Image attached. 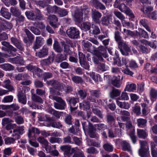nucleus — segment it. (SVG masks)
I'll use <instances>...</instances> for the list:
<instances>
[{
  "label": "nucleus",
  "mask_w": 157,
  "mask_h": 157,
  "mask_svg": "<svg viewBox=\"0 0 157 157\" xmlns=\"http://www.w3.org/2000/svg\"><path fill=\"white\" fill-rule=\"evenodd\" d=\"M25 14L27 18L33 21L44 19V15L41 14L40 10L36 9L35 11L31 10L26 11Z\"/></svg>",
  "instance_id": "1"
},
{
  "label": "nucleus",
  "mask_w": 157,
  "mask_h": 157,
  "mask_svg": "<svg viewBox=\"0 0 157 157\" xmlns=\"http://www.w3.org/2000/svg\"><path fill=\"white\" fill-rule=\"evenodd\" d=\"M140 148L138 151L139 155L140 156L144 157L150 154L148 144L146 141H140Z\"/></svg>",
  "instance_id": "2"
},
{
  "label": "nucleus",
  "mask_w": 157,
  "mask_h": 157,
  "mask_svg": "<svg viewBox=\"0 0 157 157\" xmlns=\"http://www.w3.org/2000/svg\"><path fill=\"white\" fill-rule=\"evenodd\" d=\"M66 33L69 37L72 39L78 38L79 36V31L75 27H71L67 30Z\"/></svg>",
  "instance_id": "3"
},
{
  "label": "nucleus",
  "mask_w": 157,
  "mask_h": 157,
  "mask_svg": "<svg viewBox=\"0 0 157 157\" xmlns=\"http://www.w3.org/2000/svg\"><path fill=\"white\" fill-rule=\"evenodd\" d=\"M118 48L122 54L125 56L128 55V52L130 51V48L124 41H121L118 43Z\"/></svg>",
  "instance_id": "4"
},
{
  "label": "nucleus",
  "mask_w": 157,
  "mask_h": 157,
  "mask_svg": "<svg viewBox=\"0 0 157 157\" xmlns=\"http://www.w3.org/2000/svg\"><path fill=\"white\" fill-rule=\"evenodd\" d=\"M113 13L115 16L121 21V23L123 27H128L130 26V23L126 21L124 19L125 17L124 15L121 12L117 10H114Z\"/></svg>",
  "instance_id": "5"
},
{
  "label": "nucleus",
  "mask_w": 157,
  "mask_h": 157,
  "mask_svg": "<svg viewBox=\"0 0 157 157\" xmlns=\"http://www.w3.org/2000/svg\"><path fill=\"white\" fill-rule=\"evenodd\" d=\"M79 62L80 65L85 69L89 70L90 65L88 63L85 61V57L82 53H79Z\"/></svg>",
  "instance_id": "6"
},
{
  "label": "nucleus",
  "mask_w": 157,
  "mask_h": 157,
  "mask_svg": "<svg viewBox=\"0 0 157 157\" xmlns=\"http://www.w3.org/2000/svg\"><path fill=\"white\" fill-rule=\"evenodd\" d=\"M102 15L101 13L96 10H92L91 12V17L93 21L96 23H99L100 19Z\"/></svg>",
  "instance_id": "7"
},
{
  "label": "nucleus",
  "mask_w": 157,
  "mask_h": 157,
  "mask_svg": "<svg viewBox=\"0 0 157 157\" xmlns=\"http://www.w3.org/2000/svg\"><path fill=\"white\" fill-rule=\"evenodd\" d=\"M24 127L23 126L17 127L13 131L12 136L17 140L20 137V135L23 134L24 132Z\"/></svg>",
  "instance_id": "8"
},
{
  "label": "nucleus",
  "mask_w": 157,
  "mask_h": 157,
  "mask_svg": "<svg viewBox=\"0 0 157 157\" xmlns=\"http://www.w3.org/2000/svg\"><path fill=\"white\" fill-rule=\"evenodd\" d=\"M44 42V39L42 36H36L35 40L33 43V48L35 50L38 49L42 46Z\"/></svg>",
  "instance_id": "9"
},
{
  "label": "nucleus",
  "mask_w": 157,
  "mask_h": 157,
  "mask_svg": "<svg viewBox=\"0 0 157 157\" xmlns=\"http://www.w3.org/2000/svg\"><path fill=\"white\" fill-rule=\"evenodd\" d=\"M119 10L122 12H124L126 15L130 16L131 17H134V15L130 9L124 3L121 4L118 7Z\"/></svg>",
  "instance_id": "10"
},
{
  "label": "nucleus",
  "mask_w": 157,
  "mask_h": 157,
  "mask_svg": "<svg viewBox=\"0 0 157 157\" xmlns=\"http://www.w3.org/2000/svg\"><path fill=\"white\" fill-rule=\"evenodd\" d=\"M48 48L46 46H44L41 49L36 52V56L39 58H44L48 55Z\"/></svg>",
  "instance_id": "11"
},
{
  "label": "nucleus",
  "mask_w": 157,
  "mask_h": 157,
  "mask_svg": "<svg viewBox=\"0 0 157 157\" xmlns=\"http://www.w3.org/2000/svg\"><path fill=\"white\" fill-rule=\"evenodd\" d=\"M71 148V147L67 145H63L60 147V149L63 152L64 155L68 157L71 156L72 154Z\"/></svg>",
  "instance_id": "12"
},
{
  "label": "nucleus",
  "mask_w": 157,
  "mask_h": 157,
  "mask_svg": "<svg viewBox=\"0 0 157 157\" xmlns=\"http://www.w3.org/2000/svg\"><path fill=\"white\" fill-rule=\"evenodd\" d=\"M110 19H112V16L111 15L103 16L101 18L100 23L104 26H108L111 24Z\"/></svg>",
  "instance_id": "13"
},
{
  "label": "nucleus",
  "mask_w": 157,
  "mask_h": 157,
  "mask_svg": "<svg viewBox=\"0 0 157 157\" xmlns=\"http://www.w3.org/2000/svg\"><path fill=\"white\" fill-rule=\"evenodd\" d=\"M8 61L11 63L18 64L20 65L23 64L24 62L22 58L19 56H17L14 58H10L8 59Z\"/></svg>",
  "instance_id": "14"
},
{
  "label": "nucleus",
  "mask_w": 157,
  "mask_h": 157,
  "mask_svg": "<svg viewBox=\"0 0 157 157\" xmlns=\"http://www.w3.org/2000/svg\"><path fill=\"white\" fill-rule=\"evenodd\" d=\"M90 2L91 5L97 9L102 10L105 9V6L98 0H91Z\"/></svg>",
  "instance_id": "15"
},
{
  "label": "nucleus",
  "mask_w": 157,
  "mask_h": 157,
  "mask_svg": "<svg viewBox=\"0 0 157 157\" xmlns=\"http://www.w3.org/2000/svg\"><path fill=\"white\" fill-rule=\"evenodd\" d=\"M48 85H51L55 89L60 90L61 84L58 81L54 80L48 81L47 82Z\"/></svg>",
  "instance_id": "16"
},
{
  "label": "nucleus",
  "mask_w": 157,
  "mask_h": 157,
  "mask_svg": "<svg viewBox=\"0 0 157 157\" xmlns=\"http://www.w3.org/2000/svg\"><path fill=\"white\" fill-rule=\"evenodd\" d=\"M11 41L16 47L21 50H22L24 49V47L21 43L20 40L14 37H12L10 39Z\"/></svg>",
  "instance_id": "17"
},
{
  "label": "nucleus",
  "mask_w": 157,
  "mask_h": 157,
  "mask_svg": "<svg viewBox=\"0 0 157 157\" xmlns=\"http://www.w3.org/2000/svg\"><path fill=\"white\" fill-rule=\"evenodd\" d=\"M12 27L13 25L12 23L3 20L0 25V29H2L3 30L6 29L10 30Z\"/></svg>",
  "instance_id": "18"
},
{
  "label": "nucleus",
  "mask_w": 157,
  "mask_h": 157,
  "mask_svg": "<svg viewBox=\"0 0 157 157\" xmlns=\"http://www.w3.org/2000/svg\"><path fill=\"white\" fill-rule=\"evenodd\" d=\"M82 124L83 129L84 132H88L92 130L94 128L92 124L90 122H84L82 123Z\"/></svg>",
  "instance_id": "19"
},
{
  "label": "nucleus",
  "mask_w": 157,
  "mask_h": 157,
  "mask_svg": "<svg viewBox=\"0 0 157 157\" xmlns=\"http://www.w3.org/2000/svg\"><path fill=\"white\" fill-rule=\"evenodd\" d=\"M83 13L81 11L78 9L76 10L75 12L74 17L75 18L76 21L80 22L82 21L83 19Z\"/></svg>",
  "instance_id": "20"
},
{
  "label": "nucleus",
  "mask_w": 157,
  "mask_h": 157,
  "mask_svg": "<svg viewBox=\"0 0 157 157\" xmlns=\"http://www.w3.org/2000/svg\"><path fill=\"white\" fill-rule=\"evenodd\" d=\"M18 97L19 102L24 105L26 103V98L25 96L21 91H19L18 94Z\"/></svg>",
  "instance_id": "21"
},
{
  "label": "nucleus",
  "mask_w": 157,
  "mask_h": 157,
  "mask_svg": "<svg viewBox=\"0 0 157 157\" xmlns=\"http://www.w3.org/2000/svg\"><path fill=\"white\" fill-rule=\"evenodd\" d=\"M10 81L9 79H7L3 81L2 86L4 88L8 89L9 91H12L14 90L13 87L10 84Z\"/></svg>",
  "instance_id": "22"
},
{
  "label": "nucleus",
  "mask_w": 157,
  "mask_h": 157,
  "mask_svg": "<svg viewBox=\"0 0 157 157\" xmlns=\"http://www.w3.org/2000/svg\"><path fill=\"white\" fill-rule=\"evenodd\" d=\"M54 59V57H49L47 59L41 60L40 63L42 66L48 65L53 62Z\"/></svg>",
  "instance_id": "23"
},
{
  "label": "nucleus",
  "mask_w": 157,
  "mask_h": 157,
  "mask_svg": "<svg viewBox=\"0 0 157 157\" xmlns=\"http://www.w3.org/2000/svg\"><path fill=\"white\" fill-rule=\"evenodd\" d=\"M125 129L128 134L130 132H135V130L131 121H130L125 123Z\"/></svg>",
  "instance_id": "24"
},
{
  "label": "nucleus",
  "mask_w": 157,
  "mask_h": 157,
  "mask_svg": "<svg viewBox=\"0 0 157 157\" xmlns=\"http://www.w3.org/2000/svg\"><path fill=\"white\" fill-rule=\"evenodd\" d=\"M0 68L5 71H12L14 68L12 65L8 63L0 64Z\"/></svg>",
  "instance_id": "25"
},
{
  "label": "nucleus",
  "mask_w": 157,
  "mask_h": 157,
  "mask_svg": "<svg viewBox=\"0 0 157 157\" xmlns=\"http://www.w3.org/2000/svg\"><path fill=\"white\" fill-rule=\"evenodd\" d=\"M28 136L29 138L34 136L36 133L39 134L40 133L39 130L36 128L33 127L29 129Z\"/></svg>",
  "instance_id": "26"
},
{
  "label": "nucleus",
  "mask_w": 157,
  "mask_h": 157,
  "mask_svg": "<svg viewBox=\"0 0 157 157\" xmlns=\"http://www.w3.org/2000/svg\"><path fill=\"white\" fill-rule=\"evenodd\" d=\"M122 149L124 151H131V147L130 144L126 141L123 140L121 143Z\"/></svg>",
  "instance_id": "27"
},
{
  "label": "nucleus",
  "mask_w": 157,
  "mask_h": 157,
  "mask_svg": "<svg viewBox=\"0 0 157 157\" xmlns=\"http://www.w3.org/2000/svg\"><path fill=\"white\" fill-rule=\"evenodd\" d=\"M67 59L66 54H58L57 55L55 61L57 63H59L63 61L66 60Z\"/></svg>",
  "instance_id": "28"
},
{
  "label": "nucleus",
  "mask_w": 157,
  "mask_h": 157,
  "mask_svg": "<svg viewBox=\"0 0 157 157\" xmlns=\"http://www.w3.org/2000/svg\"><path fill=\"white\" fill-rule=\"evenodd\" d=\"M137 126L141 128H143L147 125V121L146 119L142 118L138 119L136 120Z\"/></svg>",
  "instance_id": "29"
},
{
  "label": "nucleus",
  "mask_w": 157,
  "mask_h": 157,
  "mask_svg": "<svg viewBox=\"0 0 157 157\" xmlns=\"http://www.w3.org/2000/svg\"><path fill=\"white\" fill-rule=\"evenodd\" d=\"M141 105L142 108V112L143 115L144 116L147 115L150 112V109H149L147 105L145 103H141Z\"/></svg>",
  "instance_id": "30"
},
{
  "label": "nucleus",
  "mask_w": 157,
  "mask_h": 157,
  "mask_svg": "<svg viewBox=\"0 0 157 157\" xmlns=\"http://www.w3.org/2000/svg\"><path fill=\"white\" fill-rule=\"evenodd\" d=\"M1 15L4 18L9 19L11 17V14L8 11V10L2 7L0 10Z\"/></svg>",
  "instance_id": "31"
},
{
  "label": "nucleus",
  "mask_w": 157,
  "mask_h": 157,
  "mask_svg": "<svg viewBox=\"0 0 157 157\" xmlns=\"http://www.w3.org/2000/svg\"><path fill=\"white\" fill-rule=\"evenodd\" d=\"M53 48L55 52L60 53L63 50V49L57 41H55L53 44Z\"/></svg>",
  "instance_id": "32"
},
{
  "label": "nucleus",
  "mask_w": 157,
  "mask_h": 157,
  "mask_svg": "<svg viewBox=\"0 0 157 157\" xmlns=\"http://www.w3.org/2000/svg\"><path fill=\"white\" fill-rule=\"evenodd\" d=\"M66 104L65 101L59 103L54 102V106L55 108L59 110H63L65 109V107Z\"/></svg>",
  "instance_id": "33"
},
{
  "label": "nucleus",
  "mask_w": 157,
  "mask_h": 157,
  "mask_svg": "<svg viewBox=\"0 0 157 157\" xmlns=\"http://www.w3.org/2000/svg\"><path fill=\"white\" fill-rule=\"evenodd\" d=\"M24 31L25 33L30 44H31L34 39V36L28 29H24Z\"/></svg>",
  "instance_id": "34"
},
{
  "label": "nucleus",
  "mask_w": 157,
  "mask_h": 157,
  "mask_svg": "<svg viewBox=\"0 0 157 157\" xmlns=\"http://www.w3.org/2000/svg\"><path fill=\"white\" fill-rule=\"evenodd\" d=\"M137 135L139 137L143 139L145 138L147 136V134L145 130L140 129H137Z\"/></svg>",
  "instance_id": "35"
},
{
  "label": "nucleus",
  "mask_w": 157,
  "mask_h": 157,
  "mask_svg": "<svg viewBox=\"0 0 157 157\" xmlns=\"http://www.w3.org/2000/svg\"><path fill=\"white\" fill-rule=\"evenodd\" d=\"M52 0H40L36 2V4L39 6L44 8L47 6L48 4L50 3Z\"/></svg>",
  "instance_id": "36"
},
{
  "label": "nucleus",
  "mask_w": 157,
  "mask_h": 157,
  "mask_svg": "<svg viewBox=\"0 0 157 157\" xmlns=\"http://www.w3.org/2000/svg\"><path fill=\"white\" fill-rule=\"evenodd\" d=\"M136 85L133 83H128L126 86L125 90L128 92H133L136 89Z\"/></svg>",
  "instance_id": "37"
},
{
  "label": "nucleus",
  "mask_w": 157,
  "mask_h": 157,
  "mask_svg": "<svg viewBox=\"0 0 157 157\" xmlns=\"http://www.w3.org/2000/svg\"><path fill=\"white\" fill-rule=\"evenodd\" d=\"M17 139L14 137H7L4 140L5 143L6 145H10L13 144Z\"/></svg>",
  "instance_id": "38"
},
{
  "label": "nucleus",
  "mask_w": 157,
  "mask_h": 157,
  "mask_svg": "<svg viewBox=\"0 0 157 157\" xmlns=\"http://www.w3.org/2000/svg\"><path fill=\"white\" fill-rule=\"evenodd\" d=\"M59 7L56 5L53 6H51L50 5L48 6L46 9L47 10L48 13H57Z\"/></svg>",
  "instance_id": "39"
},
{
  "label": "nucleus",
  "mask_w": 157,
  "mask_h": 157,
  "mask_svg": "<svg viewBox=\"0 0 157 157\" xmlns=\"http://www.w3.org/2000/svg\"><path fill=\"white\" fill-rule=\"evenodd\" d=\"M79 107L83 110L89 109L90 107V102L88 101H85L82 103L79 104Z\"/></svg>",
  "instance_id": "40"
},
{
  "label": "nucleus",
  "mask_w": 157,
  "mask_h": 157,
  "mask_svg": "<svg viewBox=\"0 0 157 157\" xmlns=\"http://www.w3.org/2000/svg\"><path fill=\"white\" fill-rule=\"evenodd\" d=\"M117 103L118 105L121 108L127 109L130 107V105L126 102H122L117 100Z\"/></svg>",
  "instance_id": "41"
},
{
  "label": "nucleus",
  "mask_w": 157,
  "mask_h": 157,
  "mask_svg": "<svg viewBox=\"0 0 157 157\" xmlns=\"http://www.w3.org/2000/svg\"><path fill=\"white\" fill-rule=\"evenodd\" d=\"M10 10L12 15L15 17H17L21 14L20 10L16 7H11L10 8Z\"/></svg>",
  "instance_id": "42"
},
{
  "label": "nucleus",
  "mask_w": 157,
  "mask_h": 157,
  "mask_svg": "<svg viewBox=\"0 0 157 157\" xmlns=\"http://www.w3.org/2000/svg\"><path fill=\"white\" fill-rule=\"evenodd\" d=\"M113 85L115 87L119 88L121 86L120 77L118 76V77H114V80L112 81Z\"/></svg>",
  "instance_id": "43"
},
{
  "label": "nucleus",
  "mask_w": 157,
  "mask_h": 157,
  "mask_svg": "<svg viewBox=\"0 0 157 157\" xmlns=\"http://www.w3.org/2000/svg\"><path fill=\"white\" fill-rule=\"evenodd\" d=\"M57 13L59 17H62L67 15L68 12L65 9H62L59 7Z\"/></svg>",
  "instance_id": "44"
},
{
  "label": "nucleus",
  "mask_w": 157,
  "mask_h": 157,
  "mask_svg": "<svg viewBox=\"0 0 157 157\" xmlns=\"http://www.w3.org/2000/svg\"><path fill=\"white\" fill-rule=\"evenodd\" d=\"M138 33V34L140 36H141L146 39L148 38L149 36L147 33L143 29H139Z\"/></svg>",
  "instance_id": "45"
},
{
  "label": "nucleus",
  "mask_w": 157,
  "mask_h": 157,
  "mask_svg": "<svg viewBox=\"0 0 157 157\" xmlns=\"http://www.w3.org/2000/svg\"><path fill=\"white\" fill-rule=\"evenodd\" d=\"M7 52L8 53V55L0 52V55L5 58L13 57L16 56V54L15 52L11 51H10L8 49Z\"/></svg>",
  "instance_id": "46"
},
{
  "label": "nucleus",
  "mask_w": 157,
  "mask_h": 157,
  "mask_svg": "<svg viewBox=\"0 0 157 157\" xmlns=\"http://www.w3.org/2000/svg\"><path fill=\"white\" fill-rule=\"evenodd\" d=\"M31 98L33 101L35 102L42 103L43 100L40 97L33 93L32 94Z\"/></svg>",
  "instance_id": "47"
},
{
  "label": "nucleus",
  "mask_w": 157,
  "mask_h": 157,
  "mask_svg": "<svg viewBox=\"0 0 157 157\" xmlns=\"http://www.w3.org/2000/svg\"><path fill=\"white\" fill-rule=\"evenodd\" d=\"M120 93V91L118 90L113 89L110 93V97L111 98H113L115 97L119 96Z\"/></svg>",
  "instance_id": "48"
},
{
  "label": "nucleus",
  "mask_w": 157,
  "mask_h": 157,
  "mask_svg": "<svg viewBox=\"0 0 157 157\" xmlns=\"http://www.w3.org/2000/svg\"><path fill=\"white\" fill-rule=\"evenodd\" d=\"M140 24L144 27L148 31L151 32V31L150 28L148 27L147 24V21L145 19H142L140 21Z\"/></svg>",
  "instance_id": "49"
},
{
  "label": "nucleus",
  "mask_w": 157,
  "mask_h": 157,
  "mask_svg": "<svg viewBox=\"0 0 157 157\" xmlns=\"http://www.w3.org/2000/svg\"><path fill=\"white\" fill-rule=\"evenodd\" d=\"M97 68L99 71L104 72L108 69V67L106 66L104 63H99L97 65Z\"/></svg>",
  "instance_id": "50"
},
{
  "label": "nucleus",
  "mask_w": 157,
  "mask_h": 157,
  "mask_svg": "<svg viewBox=\"0 0 157 157\" xmlns=\"http://www.w3.org/2000/svg\"><path fill=\"white\" fill-rule=\"evenodd\" d=\"M90 92L91 96L96 98H98L101 94L100 90H91Z\"/></svg>",
  "instance_id": "51"
},
{
  "label": "nucleus",
  "mask_w": 157,
  "mask_h": 157,
  "mask_svg": "<svg viewBox=\"0 0 157 157\" xmlns=\"http://www.w3.org/2000/svg\"><path fill=\"white\" fill-rule=\"evenodd\" d=\"M28 28L33 33L36 35H38L41 34L40 31L36 27L33 26H29Z\"/></svg>",
  "instance_id": "52"
},
{
  "label": "nucleus",
  "mask_w": 157,
  "mask_h": 157,
  "mask_svg": "<svg viewBox=\"0 0 157 157\" xmlns=\"http://www.w3.org/2000/svg\"><path fill=\"white\" fill-rule=\"evenodd\" d=\"M92 111L93 113L101 119L103 118V115L102 113L101 110L98 108H92Z\"/></svg>",
  "instance_id": "53"
},
{
  "label": "nucleus",
  "mask_w": 157,
  "mask_h": 157,
  "mask_svg": "<svg viewBox=\"0 0 157 157\" xmlns=\"http://www.w3.org/2000/svg\"><path fill=\"white\" fill-rule=\"evenodd\" d=\"M104 149L106 151L112 152L113 149V146L109 143H107L103 146Z\"/></svg>",
  "instance_id": "54"
},
{
  "label": "nucleus",
  "mask_w": 157,
  "mask_h": 157,
  "mask_svg": "<svg viewBox=\"0 0 157 157\" xmlns=\"http://www.w3.org/2000/svg\"><path fill=\"white\" fill-rule=\"evenodd\" d=\"M13 121L12 119L9 118L5 117L3 118L2 121V124L3 126H5L6 125L9 124L12 122H13Z\"/></svg>",
  "instance_id": "55"
},
{
  "label": "nucleus",
  "mask_w": 157,
  "mask_h": 157,
  "mask_svg": "<svg viewBox=\"0 0 157 157\" xmlns=\"http://www.w3.org/2000/svg\"><path fill=\"white\" fill-rule=\"evenodd\" d=\"M13 97L12 95H8L4 97L2 100L3 103L11 102L12 101Z\"/></svg>",
  "instance_id": "56"
},
{
  "label": "nucleus",
  "mask_w": 157,
  "mask_h": 157,
  "mask_svg": "<svg viewBox=\"0 0 157 157\" xmlns=\"http://www.w3.org/2000/svg\"><path fill=\"white\" fill-rule=\"evenodd\" d=\"M28 77V75L26 74H18L15 76V78L17 80H20L26 79Z\"/></svg>",
  "instance_id": "57"
},
{
  "label": "nucleus",
  "mask_w": 157,
  "mask_h": 157,
  "mask_svg": "<svg viewBox=\"0 0 157 157\" xmlns=\"http://www.w3.org/2000/svg\"><path fill=\"white\" fill-rule=\"evenodd\" d=\"M71 79L75 83H81L83 82L82 78L80 76H74L72 77Z\"/></svg>",
  "instance_id": "58"
},
{
  "label": "nucleus",
  "mask_w": 157,
  "mask_h": 157,
  "mask_svg": "<svg viewBox=\"0 0 157 157\" xmlns=\"http://www.w3.org/2000/svg\"><path fill=\"white\" fill-rule=\"evenodd\" d=\"M107 122L108 123H111L113 122L115 119L112 114L111 113H108L106 115Z\"/></svg>",
  "instance_id": "59"
},
{
  "label": "nucleus",
  "mask_w": 157,
  "mask_h": 157,
  "mask_svg": "<svg viewBox=\"0 0 157 157\" xmlns=\"http://www.w3.org/2000/svg\"><path fill=\"white\" fill-rule=\"evenodd\" d=\"M98 59L100 61H103L104 59L103 57L106 58L107 57V55L105 53H103L101 52H98L96 55Z\"/></svg>",
  "instance_id": "60"
},
{
  "label": "nucleus",
  "mask_w": 157,
  "mask_h": 157,
  "mask_svg": "<svg viewBox=\"0 0 157 157\" xmlns=\"http://www.w3.org/2000/svg\"><path fill=\"white\" fill-rule=\"evenodd\" d=\"M33 25L34 26L38 27L40 29H44L45 28V25L42 22H35L33 23Z\"/></svg>",
  "instance_id": "61"
},
{
  "label": "nucleus",
  "mask_w": 157,
  "mask_h": 157,
  "mask_svg": "<svg viewBox=\"0 0 157 157\" xmlns=\"http://www.w3.org/2000/svg\"><path fill=\"white\" fill-rule=\"evenodd\" d=\"M95 127L98 130H104L107 128V126L103 123L96 124L95 125Z\"/></svg>",
  "instance_id": "62"
},
{
  "label": "nucleus",
  "mask_w": 157,
  "mask_h": 157,
  "mask_svg": "<svg viewBox=\"0 0 157 157\" xmlns=\"http://www.w3.org/2000/svg\"><path fill=\"white\" fill-rule=\"evenodd\" d=\"M151 98H157V90L154 88H151L150 92Z\"/></svg>",
  "instance_id": "63"
},
{
  "label": "nucleus",
  "mask_w": 157,
  "mask_h": 157,
  "mask_svg": "<svg viewBox=\"0 0 157 157\" xmlns=\"http://www.w3.org/2000/svg\"><path fill=\"white\" fill-rule=\"evenodd\" d=\"M16 122L18 124H22L24 122L23 118L21 116H17L15 117Z\"/></svg>",
  "instance_id": "64"
}]
</instances>
